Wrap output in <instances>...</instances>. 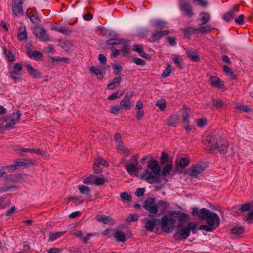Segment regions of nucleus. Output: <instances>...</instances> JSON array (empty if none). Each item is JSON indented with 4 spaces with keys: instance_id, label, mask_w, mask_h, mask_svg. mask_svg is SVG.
Here are the masks:
<instances>
[{
    "instance_id": "20",
    "label": "nucleus",
    "mask_w": 253,
    "mask_h": 253,
    "mask_svg": "<svg viewBox=\"0 0 253 253\" xmlns=\"http://www.w3.org/2000/svg\"><path fill=\"white\" fill-rule=\"evenodd\" d=\"M166 121L169 126H175L179 122V118L177 115L175 114L170 116Z\"/></svg>"
},
{
    "instance_id": "47",
    "label": "nucleus",
    "mask_w": 253,
    "mask_h": 253,
    "mask_svg": "<svg viewBox=\"0 0 253 253\" xmlns=\"http://www.w3.org/2000/svg\"><path fill=\"white\" fill-rule=\"evenodd\" d=\"M119 91L112 93L111 95H109L107 99L108 100H114L115 99L119 98L121 96L123 95V93L121 91L120 93Z\"/></svg>"
},
{
    "instance_id": "33",
    "label": "nucleus",
    "mask_w": 253,
    "mask_h": 253,
    "mask_svg": "<svg viewBox=\"0 0 253 253\" xmlns=\"http://www.w3.org/2000/svg\"><path fill=\"white\" fill-rule=\"evenodd\" d=\"M212 28L210 25H206L202 26L200 28L194 29L196 33H210L211 32Z\"/></svg>"
},
{
    "instance_id": "2",
    "label": "nucleus",
    "mask_w": 253,
    "mask_h": 253,
    "mask_svg": "<svg viewBox=\"0 0 253 253\" xmlns=\"http://www.w3.org/2000/svg\"><path fill=\"white\" fill-rule=\"evenodd\" d=\"M199 218L201 220L206 219L207 224L214 229L220 224V218L218 215L206 208L200 210Z\"/></svg>"
},
{
    "instance_id": "34",
    "label": "nucleus",
    "mask_w": 253,
    "mask_h": 253,
    "mask_svg": "<svg viewBox=\"0 0 253 253\" xmlns=\"http://www.w3.org/2000/svg\"><path fill=\"white\" fill-rule=\"evenodd\" d=\"M134 47V48L133 49V50L138 52L141 56L146 58L148 57V54L144 52L143 48L140 45H135Z\"/></svg>"
},
{
    "instance_id": "24",
    "label": "nucleus",
    "mask_w": 253,
    "mask_h": 253,
    "mask_svg": "<svg viewBox=\"0 0 253 253\" xmlns=\"http://www.w3.org/2000/svg\"><path fill=\"white\" fill-rule=\"evenodd\" d=\"M122 80L121 77H118L114 78L112 81L108 84L107 87L110 90H112L118 86L120 84V82Z\"/></svg>"
},
{
    "instance_id": "54",
    "label": "nucleus",
    "mask_w": 253,
    "mask_h": 253,
    "mask_svg": "<svg viewBox=\"0 0 253 253\" xmlns=\"http://www.w3.org/2000/svg\"><path fill=\"white\" fill-rule=\"evenodd\" d=\"M113 66L114 68V72L116 75L120 74V72L123 70V67L119 65L114 64Z\"/></svg>"
},
{
    "instance_id": "3",
    "label": "nucleus",
    "mask_w": 253,
    "mask_h": 253,
    "mask_svg": "<svg viewBox=\"0 0 253 253\" xmlns=\"http://www.w3.org/2000/svg\"><path fill=\"white\" fill-rule=\"evenodd\" d=\"M179 213L177 211L171 212L169 216L165 215L161 219V225L162 230L167 233L170 232L175 226L177 223L176 218Z\"/></svg>"
},
{
    "instance_id": "12",
    "label": "nucleus",
    "mask_w": 253,
    "mask_h": 253,
    "mask_svg": "<svg viewBox=\"0 0 253 253\" xmlns=\"http://www.w3.org/2000/svg\"><path fill=\"white\" fill-rule=\"evenodd\" d=\"M22 0H13L12 1V9L14 14L20 16L23 14Z\"/></svg>"
},
{
    "instance_id": "9",
    "label": "nucleus",
    "mask_w": 253,
    "mask_h": 253,
    "mask_svg": "<svg viewBox=\"0 0 253 253\" xmlns=\"http://www.w3.org/2000/svg\"><path fill=\"white\" fill-rule=\"evenodd\" d=\"M34 33L36 37L42 42H47L49 40V36L43 27H40L36 28Z\"/></svg>"
},
{
    "instance_id": "10",
    "label": "nucleus",
    "mask_w": 253,
    "mask_h": 253,
    "mask_svg": "<svg viewBox=\"0 0 253 253\" xmlns=\"http://www.w3.org/2000/svg\"><path fill=\"white\" fill-rule=\"evenodd\" d=\"M133 95V92L127 93L126 94L124 99L120 101V106L125 110H129L131 109L132 103L131 99Z\"/></svg>"
},
{
    "instance_id": "46",
    "label": "nucleus",
    "mask_w": 253,
    "mask_h": 253,
    "mask_svg": "<svg viewBox=\"0 0 253 253\" xmlns=\"http://www.w3.org/2000/svg\"><path fill=\"white\" fill-rule=\"evenodd\" d=\"M120 197L124 202H130L132 200L131 196L126 192L121 193Z\"/></svg>"
},
{
    "instance_id": "4",
    "label": "nucleus",
    "mask_w": 253,
    "mask_h": 253,
    "mask_svg": "<svg viewBox=\"0 0 253 253\" xmlns=\"http://www.w3.org/2000/svg\"><path fill=\"white\" fill-rule=\"evenodd\" d=\"M21 116V113L17 110L12 114L6 116L4 119L0 121V127L9 129L17 122Z\"/></svg>"
},
{
    "instance_id": "40",
    "label": "nucleus",
    "mask_w": 253,
    "mask_h": 253,
    "mask_svg": "<svg viewBox=\"0 0 253 253\" xmlns=\"http://www.w3.org/2000/svg\"><path fill=\"white\" fill-rule=\"evenodd\" d=\"M187 57L193 61L197 62L200 60V58L194 51H188L187 53Z\"/></svg>"
},
{
    "instance_id": "6",
    "label": "nucleus",
    "mask_w": 253,
    "mask_h": 253,
    "mask_svg": "<svg viewBox=\"0 0 253 253\" xmlns=\"http://www.w3.org/2000/svg\"><path fill=\"white\" fill-rule=\"evenodd\" d=\"M205 170L203 164L198 163L192 165L185 171V173L192 177H196Z\"/></svg>"
},
{
    "instance_id": "1",
    "label": "nucleus",
    "mask_w": 253,
    "mask_h": 253,
    "mask_svg": "<svg viewBox=\"0 0 253 253\" xmlns=\"http://www.w3.org/2000/svg\"><path fill=\"white\" fill-rule=\"evenodd\" d=\"M169 205L167 202L160 200L156 203L155 199L153 198L147 199L143 205L144 209L149 212V216L154 217L158 211V208H162V210H165Z\"/></svg>"
},
{
    "instance_id": "31",
    "label": "nucleus",
    "mask_w": 253,
    "mask_h": 253,
    "mask_svg": "<svg viewBox=\"0 0 253 253\" xmlns=\"http://www.w3.org/2000/svg\"><path fill=\"white\" fill-rule=\"evenodd\" d=\"M114 238L118 242H124L126 240L125 233L121 231H117L114 233Z\"/></svg>"
},
{
    "instance_id": "17",
    "label": "nucleus",
    "mask_w": 253,
    "mask_h": 253,
    "mask_svg": "<svg viewBox=\"0 0 253 253\" xmlns=\"http://www.w3.org/2000/svg\"><path fill=\"white\" fill-rule=\"evenodd\" d=\"M28 9L26 12V15L30 19V21L33 23H37L40 21V18L38 17L37 13L35 10Z\"/></svg>"
},
{
    "instance_id": "42",
    "label": "nucleus",
    "mask_w": 253,
    "mask_h": 253,
    "mask_svg": "<svg viewBox=\"0 0 253 253\" xmlns=\"http://www.w3.org/2000/svg\"><path fill=\"white\" fill-rule=\"evenodd\" d=\"M223 71L226 74V75L230 76L232 79H235V76L232 70V69L227 65H224L223 66Z\"/></svg>"
},
{
    "instance_id": "30",
    "label": "nucleus",
    "mask_w": 253,
    "mask_h": 253,
    "mask_svg": "<svg viewBox=\"0 0 253 253\" xmlns=\"http://www.w3.org/2000/svg\"><path fill=\"white\" fill-rule=\"evenodd\" d=\"M27 53L30 58H36L41 60L42 59V54L40 51L29 50Z\"/></svg>"
},
{
    "instance_id": "28",
    "label": "nucleus",
    "mask_w": 253,
    "mask_h": 253,
    "mask_svg": "<svg viewBox=\"0 0 253 253\" xmlns=\"http://www.w3.org/2000/svg\"><path fill=\"white\" fill-rule=\"evenodd\" d=\"M216 148H217L219 151L222 154H225L227 152L228 146L226 142H221L217 144Z\"/></svg>"
},
{
    "instance_id": "21",
    "label": "nucleus",
    "mask_w": 253,
    "mask_h": 253,
    "mask_svg": "<svg viewBox=\"0 0 253 253\" xmlns=\"http://www.w3.org/2000/svg\"><path fill=\"white\" fill-rule=\"evenodd\" d=\"M169 33L168 30L159 31L153 34L149 38V40L151 42H154L160 39L164 35H167Z\"/></svg>"
},
{
    "instance_id": "52",
    "label": "nucleus",
    "mask_w": 253,
    "mask_h": 253,
    "mask_svg": "<svg viewBox=\"0 0 253 253\" xmlns=\"http://www.w3.org/2000/svg\"><path fill=\"white\" fill-rule=\"evenodd\" d=\"M213 105L216 108L219 109V108H221L223 107V106L224 105V103L221 100L214 99L213 100Z\"/></svg>"
},
{
    "instance_id": "48",
    "label": "nucleus",
    "mask_w": 253,
    "mask_h": 253,
    "mask_svg": "<svg viewBox=\"0 0 253 253\" xmlns=\"http://www.w3.org/2000/svg\"><path fill=\"white\" fill-rule=\"evenodd\" d=\"M208 120L206 118H200L197 120V125L200 127H202L207 124Z\"/></svg>"
},
{
    "instance_id": "59",
    "label": "nucleus",
    "mask_w": 253,
    "mask_h": 253,
    "mask_svg": "<svg viewBox=\"0 0 253 253\" xmlns=\"http://www.w3.org/2000/svg\"><path fill=\"white\" fill-rule=\"evenodd\" d=\"M245 17L243 14H241L237 18H236L235 21L236 23L242 25L244 23V19Z\"/></svg>"
},
{
    "instance_id": "5",
    "label": "nucleus",
    "mask_w": 253,
    "mask_h": 253,
    "mask_svg": "<svg viewBox=\"0 0 253 253\" xmlns=\"http://www.w3.org/2000/svg\"><path fill=\"white\" fill-rule=\"evenodd\" d=\"M197 227V225L196 223L190 222L188 223L187 226L179 228L174 237L177 239H186L189 236L191 231L193 234L196 233Z\"/></svg>"
},
{
    "instance_id": "44",
    "label": "nucleus",
    "mask_w": 253,
    "mask_h": 253,
    "mask_svg": "<svg viewBox=\"0 0 253 253\" xmlns=\"http://www.w3.org/2000/svg\"><path fill=\"white\" fill-rule=\"evenodd\" d=\"M155 105L158 107L161 111H163L166 107V102L164 99H160L157 101Z\"/></svg>"
},
{
    "instance_id": "27",
    "label": "nucleus",
    "mask_w": 253,
    "mask_h": 253,
    "mask_svg": "<svg viewBox=\"0 0 253 253\" xmlns=\"http://www.w3.org/2000/svg\"><path fill=\"white\" fill-rule=\"evenodd\" d=\"M172 168V161H170L169 163H167L164 167L162 171V174L163 176H166L169 175L171 171Z\"/></svg>"
},
{
    "instance_id": "61",
    "label": "nucleus",
    "mask_w": 253,
    "mask_h": 253,
    "mask_svg": "<svg viewBox=\"0 0 253 253\" xmlns=\"http://www.w3.org/2000/svg\"><path fill=\"white\" fill-rule=\"evenodd\" d=\"M167 40L168 42H169V44L171 46H175L176 44V42L175 41V40L171 37H168L167 38Z\"/></svg>"
},
{
    "instance_id": "49",
    "label": "nucleus",
    "mask_w": 253,
    "mask_h": 253,
    "mask_svg": "<svg viewBox=\"0 0 253 253\" xmlns=\"http://www.w3.org/2000/svg\"><path fill=\"white\" fill-rule=\"evenodd\" d=\"M95 176L90 175L83 180V183L87 184H92L94 183V178Z\"/></svg>"
},
{
    "instance_id": "8",
    "label": "nucleus",
    "mask_w": 253,
    "mask_h": 253,
    "mask_svg": "<svg viewBox=\"0 0 253 253\" xmlns=\"http://www.w3.org/2000/svg\"><path fill=\"white\" fill-rule=\"evenodd\" d=\"M22 66L19 63H16L14 65L13 70L9 72L10 76L15 82L20 81L21 78L20 77Z\"/></svg>"
},
{
    "instance_id": "45",
    "label": "nucleus",
    "mask_w": 253,
    "mask_h": 253,
    "mask_svg": "<svg viewBox=\"0 0 253 253\" xmlns=\"http://www.w3.org/2000/svg\"><path fill=\"white\" fill-rule=\"evenodd\" d=\"M78 189L81 193L83 194H88L90 192L89 188L84 185H80L78 187Z\"/></svg>"
},
{
    "instance_id": "57",
    "label": "nucleus",
    "mask_w": 253,
    "mask_h": 253,
    "mask_svg": "<svg viewBox=\"0 0 253 253\" xmlns=\"http://www.w3.org/2000/svg\"><path fill=\"white\" fill-rule=\"evenodd\" d=\"M199 229L200 230H205L207 231L211 232V231H212L214 229L213 227H211V226H209V225L207 226L206 225H201L199 227Z\"/></svg>"
},
{
    "instance_id": "64",
    "label": "nucleus",
    "mask_w": 253,
    "mask_h": 253,
    "mask_svg": "<svg viewBox=\"0 0 253 253\" xmlns=\"http://www.w3.org/2000/svg\"><path fill=\"white\" fill-rule=\"evenodd\" d=\"M250 209V205L249 204H245L242 205L241 207V211L242 212H245L249 211Z\"/></svg>"
},
{
    "instance_id": "53",
    "label": "nucleus",
    "mask_w": 253,
    "mask_h": 253,
    "mask_svg": "<svg viewBox=\"0 0 253 253\" xmlns=\"http://www.w3.org/2000/svg\"><path fill=\"white\" fill-rule=\"evenodd\" d=\"M183 122L184 125H188L189 124V115L187 111H185L182 114Z\"/></svg>"
},
{
    "instance_id": "16",
    "label": "nucleus",
    "mask_w": 253,
    "mask_h": 253,
    "mask_svg": "<svg viewBox=\"0 0 253 253\" xmlns=\"http://www.w3.org/2000/svg\"><path fill=\"white\" fill-rule=\"evenodd\" d=\"M27 71L30 75L34 78H41V73L36 69L32 67L30 64H28L26 65Z\"/></svg>"
},
{
    "instance_id": "19",
    "label": "nucleus",
    "mask_w": 253,
    "mask_h": 253,
    "mask_svg": "<svg viewBox=\"0 0 253 253\" xmlns=\"http://www.w3.org/2000/svg\"><path fill=\"white\" fill-rule=\"evenodd\" d=\"M210 82L212 87L221 88L223 85L220 79L216 76H211L210 78Z\"/></svg>"
},
{
    "instance_id": "26",
    "label": "nucleus",
    "mask_w": 253,
    "mask_h": 253,
    "mask_svg": "<svg viewBox=\"0 0 253 253\" xmlns=\"http://www.w3.org/2000/svg\"><path fill=\"white\" fill-rule=\"evenodd\" d=\"M116 146L119 150L121 151L125 155H128L130 154V150L125 147L123 145L122 141L116 142Z\"/></svg>"
},
{
    "instance_id": "50",
    "label": "nucleus",
    "mask_w": 253,
    "mask_h": 253,
    "mask_svg": "<svg viewBox=\"0 0 253 253\" xmlns=\"http://www.w3.org/2000/svg\"><path fill=\"white\" fill-rule=\"evenodd\" d=\"M51 59L53 61L57 62H67L69 60V58L66 57H61L59 56L51 57Z\"/></svg>"
},
{
    "instance_id": "37",
    "label": "nucleus",
    "mask_w": 253,
    "mask_h": 253,
    "mask_svg": "<svg viewBox=\"0 0 253 253\" xmlns=\"http://www.w3.org/2000/svg\"><path fill=\"white\" fill-rule=\"evenodd\" d=\"M176 162L177 166L181 169L185 168L189 164V161L187 158H181L178 162L177 161H176Z\"/></svg>"
},
{
    "instance_id": "39",
    "label": "nucleus",
    "mask_w": 253,
    "mask_h": 253,
    "mask_svg": "<svg viewBox=\"0 0 253 253\" xmlns=\"http://www.w3.org/2000/svg\"><path fill=\"white\" fill-rule=\"evenodd\" d=\"M173 62L176 64L180 69L183 68L182 59L179 55H173L172 58Z\"/></svg>"
},
{
    "instance_id": "62",
    "label": "nucleus",
    "mask_w": 253,
    "mask_h": 253,
    "mask_svg": "<svg viewBox=\"0 0 253 253\" xmlns=\"http://www.w3.org/2000/svg\"><path fill=\"white\" fill-rule=\"evenodd\" d=\"M138 220V216L135 214H130L128 218L129 222L136 221Z\"/></svg>"
},
{
    "instance_id": "23",
    "label": "nucleus",
    "mask_w": 253,
    "mask_h": 253,
    "mask_svg": "<svg viewBox=\"0 0 253 253\" xmlns=\"http://www.w3.org/2000/svg\"><path fill=\"white\" fill-rule=\"evenodd\" d=\"M210 19V15L208 13L202 12L199 14V17L198 18V20L201 21V23L199 24L200 26L206 24Z\"/></svg>"
},
{
    "instance_id": "35",
    "label": "nucleus",
    "mask_w": 253,
    "mask_h": 253,
    "mask_svg": "<svg viewBox=\"0 0 253 253\" xmlns=\"http://www.w3.org/2000/svg\"><path fill=\"white\" fill-rule=\"evenodd\" d=\"M126 169L128 173L131 174L137 170V166L136 164L130 163L126 166Z\"/></svg>"
},
{
    "instance_id": "32",
    "label": "nucleus",
    "mask_w": 253,
    "mask_h": 253,
    "mask_svg": "<svg viewBox=\"0 0 253 253\" xmlns=\"http://www.w3.org/2000/svg\"><path fill=\"white\" fill-rule=\"evenodd\" d=\"M238 10L235 11V10H231L227 12L225 14H224L223 18V19L226 21L229 22L232 20L236 15V12H238Z\"/></svg>"
},
{
    "instance_id": "22",
    "label": "nucleus",
    "mask_w": 253,
    "mask_h": 253,
    "mask_svg": "<svg viewBox=\"0 0 253 253\" xmlns=\"http://www.w3.org/2000/svg\"><path fill=\"white\" fill-rule=\"evenodd\" d=\"M157 219H146L145 228L147 231L152 232L156 225Z\"/></svg>"
},
{
    "instance_id": "43",
    "label": "nucleus",
    "mask_w": 253,
    "mask_h": 253,
    "mask_svg": "<svg viewBox=\"0 0 253 253\" xmlns=\"http://www.w3.org/2000/svg\"><path fill=\"white\" fill-rule=\"evenodd\" d=\"M171 73V66L169 64H168L165 70L161 75L162 77H167L169 76Z\"/></svg>"
},
{
    "instance_id": "7",
    "label": "nucleus",
    "mask_w": 253,
    "mask_h": 253,
    "mask_svg": "<svg viewBox=\"0 0 253 253\" xmlns=\"http://www.w3.org/2000/svg\"><path fill=\"white\" fill-rule=\"evenodd\" d=\"M142 177L150 184L158 183L160 181V173L156 171H152L149 169H146Z\"/></svg>"
},
{
    "instance_id": "63",
    "label": "nucleus",
    "mask_w": 253,
    "mask_h": 253,
    "mask_svg": "<svg viewBox=\"0 0 253 253\" xmlns=\"http://www.w3.org/2000/svg\"><path fill=\"white\" fill-rule=\"evenodd\" d=\"M60 33H61L65 35L69 36L72 33V31L69 29H64L62 28V29H60Z\"/></svg>"
},
{
    "instance_id": "18",
    "label": "nucleus",
    "mask_w": 253,
    "mask_h": 253,
    "mask_svg": "<svg viewBox=\"0 0 253 253\" xmlns=\"http://www.w3.org/2000/svg\"><path fill=\"white\" fill-rule=\"evenodd\" d=\"M148 169H149L150 170L160 173V167L156 160H151L149 161L148 164Z\"/></svg>"
},
{
    "instance_id": "25",
    "label": "nucleus",
    "mask_w": 253,
    "mask_h": 253,
    "mask_svg": "<svg viewBox=\"0 0 253 253\" xmlns=\"http://www.w3.org/2000/svg\"><path fill=\"white\" fill-rule=\"evenodd\" d=\"M66 232V231L61 232H50L49 233V242H53L63 235Z\"/></svg>"
},
{
    "instance_id": "38",
    "label": "nucleus",
    "mask_w": 253,
    "mask_h": 253,
    "mask_svg": "<svg viewBox=\"0 0 253 253\" xmlns=\"http://www.w3.org/2000/svg\"><path fill=\"white\" fill-rule=\"evenodd\" d=\"M123 41L119 39H112L106 41V43L107 45H119L123 44Z\"/></svg>"
},
{
    "instance_id": "36",
    "label": "nucleus",
    "mask_w": 253,
    "mask_h": 253,
    "mask_svg": "<svg viewBox=\"0 0 253 253\" xmlns=\"http://www.w3.org/2000/svg\"><path fill=\"white\" fill-rule=\"evenodd\" d=\"M244 232V229L243 227L241 226H235L234 227L231 231V233L232 234L235 235H240Z\"/></svg>"
},
{
    "instance_id": "58",
    "label": "nucleus",
    "mask_w": 253,
    "mask_h": 253,
    "mask_svg": "<svg viewBox=\"0 0 253 253\" xmlns=\"http://www.w3.org/2000/svg\"><path fill=\"white\" fill-rule=\"evenodd\" d=\"M133 62L138 65L144 66L146 64V62L141 58H135L133 59Z\"/></svg>"
},
{
    "instance_id": "60",
    "label": "nucleus",
    "mask_w": 253,
    "mask_h": 253,
    "mask_svg": "<svg viewBox=\"0 0 253 253\" xmlns=\"http://www.w3.org/2000/svg\"><path fill=\"white\" fill-rule=\"evenodd\" d=\"M145 191L144 188H138L135 192V195L138 197L142 196L144 194Z\"/></svg>"
},
{
    "instance_id": "55",
    "label": "nucleus",
    "mask_w": 253,
    "mask_h": 253,
    "mask_svg": "<svg viewBox=\"0 0 253 253\" xmlns=\"http://www.w3.org/2000/svg\"><path fill=\"white\" fill-rule=\"evenodd\" d=\"M235 108L237 110L243 111L245 112H247L250 110V108L248 106L245 105H237L235 106Z\"/></svg>"
},
{
    "instance_id": "13",
    "label": "nucleus",
    "mask_w": 253,
    "mask_h": 253,
    "mask_svg": "<svg viewBox=\"0 0 253 253\" xmlns=\"http://www.w3.org/2000/svg\"><path fill=\"white\" fill-rule=\"evenodd\" d=\"M203 142L204 144L207 146V148L210 150L215 149L218 144L216 142V140L211 136H207Z\"/></svg>"
},
{
    "instance_id": "14",
    "label": "nucleus",
    "mask_w": 253,
    "mask_h": 253,
    "mask_svg": "<svg viewBox=\"0 0 253 253\" xmlns=\"http://www.w3.org/2000/svg\"><path fill=\"white\" fill-rule=\"evenodd\" d=\"M17 39L19 41H22L27 39V33L25 26L21 24L18 28Z\"/></svg>"
},
{
    "instance_id": "11",
    "label": "nucleus",
    "mask_w": 253,
    "mask_h": 253,
    "mask_svg": "<svg viewBox=\"0 0 253 253\" xmlns=\"http://www.w3.org/2000/svg\"><path fill=\"white\" fill-rule=\"evenodd\" d=\"M179 8L180 11L183 13L185 15L191 17L193 16V13L192 10L191 6L190 3L185 0L181 1L179 3Z\"/></svg>"
},
{
    "instance_id": "29",
    "label": "nucleus",
    "mask_w": 253,
    "mask_h": 253,
    "mask_svg": "<svg viewBox=\"0 0 253 253\" xmlns=\"http://www.w3.org/2000/svg\"><path fill=\"white\" fill-rule=\"evenodd\" d=\"M96 219L99 222H101L104 224H109L113 222V220L107 216H102L98 215L96 216Z\"/></svg>"
},
{
    "instance_id": "41",
    "label": "nucleus",
    "mask_w": 253,
    "mask_h": 253,
    "mask_svg": "<svg viewBox=\"0 0 253 253\" xmlns=\"http://www.w3.org/2000/svg\"><path fill=\"white\" fill-rule=\"evenodd\" d=\"M110 112L115 115H117L122 112V107L121 106H111Z\"/></svg>"
},
{
    "instance_id": "15",
    "label": "nucleus",
    "mask_w": 253,
    "mask_h": 253,
    "mask_svg": "<svg viewBox=\"0 0 253 253\" xmlns=\"http://www.w3.org/2000/svg\"><path fill=\"white\" fill-rule=\"evenodd\" d=\"M105 68L97 67L92 66L90 67V71L91 72L95 74L99 79H101L103 78V75L105 73Z\"/></svg>"
},
{
    "instance_id": "51",
    "label": "nucleus",
    "mask_w": 253,
    "mask_h": 253,
    "mask_svg": "<svg viewBox=\"0 0 253 253\" xmlns=\"http://www.w3.org/2000/svg\"><path fill=\"white\" fill-rule=\"evenodd\" d=\"M161 163L162 164H164V163H168L170 161H169V159L168 157V155L167 153L165 152H163L161 155Z\"/></svg>"
},
{
    "instance_id": "56",
    "label": "nucleus",
    "mask_w": 253,
    "mask_h": 253,
    "mask_svg": "<svg viewBox=\"0 0 253 253\" xmlns=\"http://www.w3.org/2000/svg\"><path fill=\"white\" fill-rule=\"evenodd\" d=\"M105 182V179L103 178H99L95 176L94 178V183L96 185H102Z\"/></svg>"
}]
</instances>
